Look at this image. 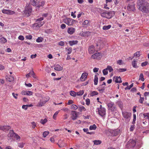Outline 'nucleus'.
Instances as JSON below:
<instances>
[{
	"mask_svg": "<svg viewBox=\"0 0 149 149\" xmlns=\"http://www.w3.org/2000/svg\"><path fill=\"white\" fill-rule=\"evenodd\" d=\"M144 118L149 120V113H145L143 114Z\"/></svg>",
	"mask_w": 149,
	"mask_h": 149,
	"instance_id": "31",
	"label": "nucleus"
},
{
	"mask_svg": "<svg viewBox=\"0 0 149 149\" xmlns=\"http://www.w3.org/2000/svg\"><path fill=\"white\" fill-rule=\"evenodd\" d=\"M94 145H99L102 143V141L100 140H95L93 141Z\"/></svg>",
	"mask_w": 149,
	"mask_h": 149,
	"instance_id": "25",
	"label": "nucleus"
},
{
	"mask_svg": "<svg viewBox=\"0 0 149 149\" xmlns=\"http://www.w3.org/2000/svg\"><path fill=\"white\" fill-rule=\"evenodd\" d=\"M59 111H56L55 113L54 114V115H53V118L54 119H55L56 118V116L57 115H58V113H59Z\"/></svg>",
	"mask_w": 149,
	"mask_h": 149,
	"instance_id": "51",
	"label": "nucleus"
},
{
	"mask_svg": "<svg viewBox=\"0 0 149 149\" xmlns=\"http://www.w3.org/2000/svg\"><path fill=\"white\" fill-rule=\"evenodd\" d=\"M44 4V1H42L37 6V7L38 8H39L40 7L42 6L43 7Z\"/></svg>",
	"mask_w": 149,
	"mask_h": 149,
	"instance_id": "43",
	"label": "nucleus"
},
{
	"mask_svg": "<svg viewBox=\"0 0 149 149\" xmlns=\"http://www.w3.org/2000/svg\"><path fill=\"white\" fill-rule=\"evenodd\" d=\"M13 137L15 138L17 140H19L20 139V136L16 133H15Z\"/></svg>",
	"mask_w": 149,
	"mask_h": 149,
	"instance_id": "38",
	"label": "nucleus"
},
{
	"mask_svg": "<svg viewBox=\"0 0 149 149\" xmlns=\"http://www.w3.org/2000/svg\"><path fill=\"white\" fill-rule=\"evenodd\" d=\"M137 61L134 60L132 63V64L133 67L134 68H137L139 66L137 64Z\"/></svg>",
	"mask_w": 149,
	"mask_h": 149,
	"instance_id": "21",
	"label": "nucleus"
},
{
	"mask_svg": "<svg viewBox=\"0 0 149 149\" xmlns=\"http://www.w3.org/2000/svg\"><path fill=\"white\" fill-rule=\"evenodd\" d=\"M49 134V132L45 131L44 132L43 134V137H46Z\"/></svg>",
	"mask_w": 149,
	"mask_h": 149,
	"instance_id": "54",
	"label": "nucleus"
},
{
	"mask_svg": "<svg viewBox=\"0 0 149 149\" xmlns=\"http://www.w3.org/2000/svg\"><path fill=\"white\" fill-rule=\"evenodd\" d=\"M136 144L135 141L133 140H130L128 142L127 144L126 145V147L131 148L134 147Z\"/></svg>",
	"mask_w": 149,
	"mask_h": 149,
	"instance_id": "5",
	"label": "nucleus"
},
{
	"mask_svg": "<svg viewBox=\"0 0 149 149\" xmlns=\"http://www.w3.org/2000/svg\"><path fill=\"white\" fill-rule=\"evenodd\" d=\"M102 57V54L99 52L94 54L91 56L92 58L93 59H96L97 60H100Z\"/></svg>",
	"mask_w": 149,
	"mask_h": 149,
	"instance_id": "8",
	"label": "nucleus"
},
{
	"mask_svg": "<svg viewBox=\"0 0 149 149\" xmlns=\"http://www.w3.org/2000/svg\"><path fill=\"white\" fill-rule=\"evenodd\" d=\"M133 119L132 121V123L134 124L135 123V121L136 120V116L135 114H133Z\"/></svg>",
	"mask_w": 149,
	"mask_h": 149,
	"instance_id": "58",
	"label": "nucleus"
},
{
	"mask_svg": "<svg viewBox=\"0 0 149 149\" xmlns=\"http://www.w3.org/2000/svg\"><path fill=\"white\" fill-rule=\"evenodd\" d=\"M2 12L4 14L8 15H13L15 13L14 11L9 10L3 9L2 10Z\"/></svg>",
	"mask_w": 149,
	"mask_h": 149,
	"instance_id": "11",
	"label": "nucleus"
},
{
	"mask_svg": "<svg viewBox=\"0 0 149 149\" xmlns=\"http://www.w3.org/2000/svg\"><path fill=\"white\" fill-rule=\"evenodd\" d=\"M10 128L11 127L8 125L3 126H0V129L4 131L9 130Z\"/></svg>",
	"mask_w": 149,
	"mask_h": 149,
	"instance_id": "15",
	"label": "nucleus"
},
{
	"mask_svg": "<svg viewBox=\"0 0 149 149\" xmlns=\"http://www.w3.org/2000/svg\"><path fill=\"white\" fill-rule=\"evenodd\" d=\"M66 51H67L68 54H70L72 51V49L71 47H69V48H66Z\"/></svg>",
	"mask_w": 149,
	"mask_h": 149,
	"instance_id": "34",
	"label": "nucleus"
},
{
	"mask_svg": "<svg viewBox=\"0 0 149 149\" xmlns=\"http://www.w3.org/2000/svg\"><path fill=\"white\" fill-rule=\"evenodd\" d=\"M137 5L138 8L141 11L146 13L149 12V3H143V0H138Z\"/></svg>",
	"mask_w": 149,
	"mask_h": 149,
	"instance_id": "1",
	"label": "nucleus"
},
{
	"mask_svg": "<svg viewBox=\"0 0 149 149\" xmlns=\"http://www.w3.org/2000/svg\"><path fill=\"white\" fill-rule=\"evenodd\" d=\"M88 75V74L86 73H83L81 77L80 78V80L81 81H84L86 80Z\"/></svg>",
	"mask_w": 149,
	"mask_h": 149,
	"instance_id": "13",
	"label": "nucleus"
},
{
	"mask_svg": "<svg viewBox=\"0 0 149 149\" xmlns=\"http://www.w3.org/2000/svg\"><path fill=\"white\" fill-rule=\"evenodd\" d=\"M70 94L72 96L75 97L76 96L77 93L74 91H71L70 92Z\"/></svg>",
	"mask_w": 149,
	"mask_h": 149,
	"instance_id": "36",
	"label": "nucleus"
},
{
	"mask_svg": "<svg viewBox=\"0 0 149 149\" xmlns=\"http://www.w3.org/2000/svg\"><path fill=\"white\" fill-rule=\"evenodd\" d=\"M78 42V41L77 40H72L69 42V43L70 46H72L74 45L77 44Z\"/></svg>",
	"mask_w": 149,
	"mask_h": 149,
	"instance_id": "26",
	"label": "nucleus"
},
{
	"mask_svg": "<svg viewBox=\"0 0 149 149\" xmlns=\"http://www.w3.org/2000/svg\"><path fill=\"white\" fill-rule=\"evenodd\" d=\"M139 80H141L142 81H144L145 79L144 78V76L143 74L141 73L140 74L139 76Z\"/></svg>",
	"mask_w": 149,
	"mask_h": 149,
	"instance_id": "35",
	"label": "nucleus"
},
{
	"mask_svg": "<svg viewBox=\"0 0 149 149\" xmlns=\"http://www.w3.org/2000/svg\"><path fill=\"white\" fill-rule=\"evenodd\" d=\"M46 103V102H45L44 100L43 101H40L38 103L37 106L39 107H42Z\"/></svg>",
	"mask_w": 149,
	"mask_h": 149,
	"instance_id": "28",
	"label": "nucleus"
},
{
	"mask_svg": "<svg viewBox=\"0 0 149 149\" xmlns=\"http://www.w3.org/2000/svg\"><path fill=\"white\" fill-rule=\"evenodd\" d=\"M64 22L68 25H71L73 24V22L75 20L69 18L65 19L64 20Z\"/></svg>",
	"mask_w": 149,
	"mask_h": 149,
	"instance_id": "6",
	"label": "nucleus"
},
{
	"mask_svg": "<svg viewBox=\"0 0 149 149\" xmlns=\"http://www.w3.org/2000/svg\"><path fill=\"white\" fill-rule=\"evenodd\" d=\"M98 81V78L97 76V75H95V78L94 79V84L96 85L97 84V83Z\"/></svg>",
	"mask_w": 149,
	"mask_h": 149,
	"instance_id": "29",
	"label": "nucleus"
},
{
	"mask_svg": "<svg viewBox=\"0 0 149 149\" xmlns=\"http://www.w3.org/2000/svg\"><path fill=\"white\" fill-rule=\"evenodd\" d=\"M86 104L87 105H89L90 104V101L89 99H87L86 100Z\"/></svg>",
	"mask_w": 149,
	"mask_h": 149,
	"instance_id": "61",
	"label": "nucleus"
},
{
	"mask_svg": "<svg viewBox=\"0 0 149 149\" xmlns=\"http://www.w3.org/2000/svg\"><path fill=\"white\" fill-rule=\"evenodd\" d=\"M116 70L118 72H121L126 71L127 69L126 68H119L117 69Z\"/></svg>",
	"mask_w": 149,
	"mask_h": 149,
	"instance_id": "30",
	"label": "nucleus"
},
{
	"mask_svg": "<svg viewBox=\"0 0 149 149\" xmlns=\"http://www.w3.org/2000/svg\"><path fill=\"white\" fill-rule=\"evenodd\" d=\"M148 63L147 61H145L143 62L141 64V66L142 67H143L146 66V65L148 64Z\"/></svg>",
	"mask_w": 149,
	"mask_h": 149,
	"instance_id": "60",
	"label": "nucleus"
},
{
	"mask_svg": "<svg viewBox=\"0 0 149 149\" xmlns=\"http://www.w3.org/2000/svg\"><path fill=\"white\" fill-rule=\"evenodd\" d=\"M123 118V120H124L126 123H128L130 120L131 114L129 112L124 111L122 112Z\"/></svg>",
	"mask_w": 149,
	"mask_h": 149,
	"instance_id": "2",
	"label": "nucleus"
},
{
	"mask_svg": "<svg viewBox=\"0 0 149 149\" xmlns=\"http://www.w3.org/2000/svg\"><path fill=\"white\" fill-rule=\"evenodd\" d=\"M44 24V22H40L38 23H36L35 25L36 27H40L42 26Z\"/></svg>",
	"mask_w": 149,
	"mask_h": 149,
	"instance_id": "27",
	"label": "nucleus"
},
{
	"mask_svg": "<svg viewBox=\"0 0 149 149\" xmlns=\"http://www.w3.org/2000/svg\"><path fill=\"white\" fill-rule=\"evenodd\" d=\"M0 41L2 43H4L6 42V40L4 38H1L0 39Z\"/></svg>",
	"mask_w": 149,
	"mask_h": 149,
	"instance_id": "47",
	"label": "nucleus"
},
{
	"mask_svg": "<svg viewBox=\"0 0 149 149\" xmlns=\"http://www.w3.org/2000/svg\"><path fill=\"white\" fill-rule=\"evenodd\" d=\"M127 9L128 10L134 12L135 11V4L134 2L128 3Z\"/></svg>",
	"mask_w": 149,
	"mask_h": 149,
	"instance_id": "4",
	"label": "nucleus"
},
{
	"mask_svg": "<svg viewBox=\"0 0 149 149\" xmlns=\"http://www.w3.org/2000/svg\"><path fill=\"white\" fill-rule=\"evenodd\" d=\"M6 81L10 82L12 81L14 79V78L13 76L10 75L6 76Z\"/></svg>",
	"mask_w": 149,
	"mask_h": 149,
	"instance_id": "16",
	"label": "nucleus"
},
{
	"mask_svg": "<svg viewBox=\"0 0 149 149\" xmlns=\"http://www.w3.org/2000/svg\"><path fill=\"white\" fill-rule=\"evenodd\" d=\"M71 107L72 109L74 110L77 109L78 108V107L76 105L73 104L71 106Z\"/></svg>",
	"mask_w": 149,
	"mask_h": 149,
	"instance_id": "40",
	"label": "nucleus"
},
{
	"mask_svg": "<svg viewBox=\"0 0 149 149\" xmlns=\"http://www.w3.org/2000/svg\"><path fill=\"white\" fill-rule=\"evenodd\" d=\"M113 78L114 79H113V80H114V79H115L114 81L116 83H121L122 82V81L121 80V78L120 76L114 77Z\"/></svg>",
	"mask_w": 149,
	"mask_h": 149,
	"instance_id": "17",
	"label": "nucleus"
},
{
	"mask_svg": "<svg viewBox=\"0 0 149 149\" xmlns=\"http://www.w3.org/2000/svg\"><path fill=\"white\" fill-rule=\"evenodd\" d=\"M98 114L101 116L103 117L105 115L106 111L105 109H98Z\"/></svg>",
	"mask_w": 149,
	"mask_h": 149,
	"instance_id": "12",
	"label": "nucleus"
},
{
	"mask_svg": "<svg viewBox=\"0 0 149 149\" xmlns=\"http://www.w3.org/2000/svg\"><path fill=\"white\" fill-rule=\"evenodd\" d=\"M117 63L119 65H121L123 64V62L122 60H119L117 61Z\"/></svg>",
	"mask_w": 149,
	"mask_h": 149,
	"instance_id": "56",
	"label": "nucleus"
},
{
	"mask_svg": "<svg viewBox=\"0 0 149 149\" xmlns=\"http://www.w3.org/2000/svg\"><path fill=\"white\" fill-rule=\"evenodd\" d=\"M108 109L110 110L111 111H113L115 108V106L114 103L112 102H111L107 104Z\"/></svg>",
	"mask_w": 149,
	"mask_h": 149,
	"instance_id": "7",
	"label": "nucleus"
},
{
	"mask_svg": "<svg viewBox=\"0 0 149 149\" xmlns=\"http://www.w3.org/2000/svg\"><path fill=\"white\" fill-rule=\"evenodd\" d=\"M95 47H89L88 49V52L89 54H92L95 52H97V50L95 49Z\"/></svg>",
	"mask_w": 149,
	"mask_h": 149,
	"instance_id": "18",
	"label": "nucleus"
},
{
	"mask_svg": "<svg viewBox=\"0 0 149 149\" xmlns=\"http://www.w3.org/2000/svg\"><path fill=\"white\" fill-rule=\"evenodd\" d=\"M144 98L140 96V98L139 100V102L140 103L143 104V102L144 100Z\"/></svg>",
	"mask_w": 149,
	"mask_h": 149,
	"instance_id": "53",
	"label": "nucleus"
},
{
	"mask_svg": "<svg viewBox=\"0 0 149 149\" xmlns=\"http://www.w3.org/2000/svg\"><path fill=\"white\" fill-rule=\"evenodd\" d=\"M35 2L36 0H31L30 3L33 6H35L36 5Z\"/></svg>",
	"mask_w": 149,
	"mask_h": 149,
	"instance_id": "59",
	"label": "nucleus"
},
{
	"mask_svg": "<svg viewBox=\"0 0 149 149\" xmlns=\"http://www.w3.org/2000/svg\"><path fill=\"white\" fill-rule=\"evenodd\" d=\"M112 135L114 136H117L118 134V131L116 130H113L112 132Z\"/></svg>",
	"mask_w": 149,
	"mask_h": 149,
	"instance_id": "39",
	"label": "nucleus"
},
{
	"mask_svg": "<svg viewBox=\"0 0 149 149\" xmlns=\"http://www.w3.org/2000/svg\"><path fill=\"white\" fill-rule=\"evenodd\" d=\"M54 69L57 71H61L62 70L63 68L59 65L57 64L54 66Z\"/></svg>",
	"mask_w": 149,
	"mask_h": 149,
	"instance_id": "22",
	"label": "nucleus"
},
{
	"mask_svg": "<svg viewBox=\"0 0 149 149\" xmlns=\"http://www.w3.org/2000/svg\"><path fill=\"white\" fill-rule=\"evenodd\" d=\"M82 36H88L91 35V32L89 31L83 32L82 34Z\"/></svg>",
	"mask_w": 149,
	"mask_h": 149,
	"instance_id": "24",
	"label": "nucleus"
},
{
	"mask_svg": "<svg viewBox=\"0 0 149 149\" xmlns=\"http://www.w3.org/2000/svg\"><path fill=\"white\" fill-rule=\"evenodd\" d=\"M31 124H32V128L33 129L35 128L36 126V123L34 122H33L31 123Z\"/></svg>",
	"mask_w": 149,
	"mask_h": 149,
	"instance_id": "57",
	"label": "nucleus"
},
{
	"mask_svg": "<svg viewBox=\"0 0 149 149\" xmlns=\"http://www.w3.org/2000/svg\"><path fill=\"white\" fill-rule=\"evenodd\" d=\"M75 31V29L73 28H70L68 29V32L69 34H72Z\"/></svg>",
	"mask_w": 149,
	"mask_h": 149,
	"instance_id": "23",
	"label": "nucleus"
},
{
	"mask_svg": "<svg viewBox=\"0 0 149 149\" xmlns=\"http://www.w3.org/2000/svg\"><path fill=\"white\" fill-rule=\"evenodd\" d=\"M12 95L13 97L15 99H17V96L18 95L17 94H15L14 93H12Z\"/></svg>",
	"mask_w": 149,
	"mask_h": 149,
	"instance_id": "64",
	"label": "nucleus"
},
{
	"mask_svg": "<svg viewBox=\"0 0 149 149\" xmlns=\"http://www.w3.org/2000/svg\"><path fill=\"white\" fill-rule=\"evenodd\" d=\"M79 110L81 111H85L86 110L85 108L83 106H81L79 107Z\"/></svg>",
	"mask_w": 149,
	"mask_h": 149,
	"instance_id": "42",
	"label": "nucleus"
},
{
	"mask_svg": "<svg viewBox=\"0 0 149 149\" xmlns=\"http://www.w3.org/2000/svg\"><path fill=\"white\" fill-rule=\"evenodd\" d=\"M96 128V126L95 124H94L92 125H91L89 127L90 130H95Z\"/></svg>",
	"mask_w": 149,
	"mask_h": 149,
	"instance_id": "37",
	"label": "nucleus"
},
{
	"mask_svg": "<svg viewBox=\"0 0 149 149\" xmlns=\"http://www.w3.org/2000/svg\"><path fill=\"white\" fill-rule=\"evenodd\" d=\"M47 121V119L46 118H45L43 120L41 119L40 120V123L41 124H45Z\"/></svg>",
	"mask_w": 149,
	"mask_h": 149,
	"instance_id": "49",
	"label": "nucleus"
},
{
	"mask_svg": "<svg viewBox=\"0 0 149 149\" xmlns=\"http://www.w3.org/2000/svg\"><path fill=\"white\" fill-rule=\"evenodd\" d=\"M18 146L21 148H22L24 146V144L22 143H19L18 144Z\"/></svg>",
	"mask_w": 149,
	"mask_h": 149,
	"instance_id": "63",
	"label": "nucleus"
},
{
	"mask_svg": "<svg viewBox=\"0 0 149 149\" xmlns=\"http://www.w3.org/2000/svg\"><path fill=\"white\" fill-rule=\"evenodd\" d=\"M102 72L104 75H106L108 73V70L107 68L104 69Z\"/></svg>",
	"mask_w": 149,
	"mask_h": 149,
	"instance_id": "48",
	"label": "nucleus"
},
{
	"mask_svg": "<svg viewBox=\"0 0 149 149\" xmlns=\"http://www.w3.org/2000/svg\"><path fill=\"white\" fill-rule=\"evenodd\" d=\"M45 100L44 99V100L45 102H46L49 100L50 98L48 96H46L45 97Z\"/></svg>",
	"mask_w": 149,
	"mask_h": 149,
	"instance_id": "62",
	"label": "nucleus"
},
{
	"mask_svg": "<svg viewBox=\"0 0 149 149\" xmlns=\"http://www.w3.org/2000/svg\"><path fill=\"white\" fill-rule=\"evenodd\" d=\"M43 40V39L42 37H38L36 40V42H42Z\"/></svg>",
	"mask_w": 149,
	"mask_h": 149,
	"instance_id": "52",
	"label": "nucleus"
},
{
	"mask_svg": "<svg viewBox=\"0 0 149 149\" xmlns=\"http://www.w3.org/2000/svg\"><path fill=\"white\" fill-rule=\"evenodd\" d=\"M111 26V25H109L108 26H104L103 27V29L104 30H107L109 29Z\"/></svg>",
	"mask_w": 149,
	"mask_h": 149,
	"instance_id": "32",
	"label": "nucleus"
},
{
	"mask_svg": "<svg viewBox=\"0 0 149 149\" xmlns=\"http://www.w3.org/2000/svg\"><path fill=\"white\" fill-rule=\"evenodd\" d=\"M141 55V53L139 51H138L136 52L134 54V56L136 57H139Z\"/></svg>",
	"mask_w": 149,
	"mask_h": 149,
	"instance_id": "41",
	"label": "nucleus"
},
{
	"mask_svg": "<svg viewBox=\"0 0 149 149\" xmlns=\"http://www.w3.org/2000/svg\"><path fill=\"white\" fill-rule=\"evenodd\" d=\"M32 11V7L29 5H28V6H27V5L25 8V9L24 11V14L27 16H30Z\"/></svg>",
	"mask_w": 149,
	"mask_h": 149,
	"instance_id": "3",
	"label": "nucleus"
},
{
	"mask_svg": "<svg viewBox=\"0 0 149 149\" xmlns=\"http://www.w3.org/2000/svg\"><path fill=\"white\" fill-rule=\"evenodd\" d=\"M106 16L107 15V18L110 19L113 16V14L111 12H109L107 11H105Z\"/></svg>",
	"mask_w": 149,
	"mask_h": 149,
	"instance_id": "19",
	"label": "nucleus"
},
{
	"mask_svg": "<svg viewBox=\"0 0 149 149\" xmlns=\"http://www.w3.org/2000/svg\"><path fill=\"white\" fill-rule=\"evenodd\" d=\"M117 104L121 108L123 107V104L122 102L121 101H118L117 102Z\"/></svg>",
	"mask_w": 149,
	"mask_h": 149,
	"instance_id": "50",
	"label": "nucleus"
},
{
	"mask_svg": "<svg viewBox=\"0 0 149 149\" xmlns=\"http://www.w3.org/2000/svg\"><path fill=\"white\" fill-rule=\"evenodd\" d=\"M98 93L96 91H94L92 92L90 94V95L91 96L97 95L98 94Z\"/></svg>",
	"mask_w": 149,
	"mask_h": 149,
	"instance_id": "33",
	"label": "nucleus"
},
{
	"mask_svg": "<svg viewBox=\"0 0 149 149\" xmlns=\"http://www.w3.org/2000/svg\"><path fill=\"white\" fill-rule=\"evenodd\" d=\"M77 117L78 114L75 111H71V118L72 120H75Z\"/></svg>",
	"mask_w": 149,
	"mask_h": 149,
	"instance_id": "9",
	"label": "nucleus"
},
{
	"mask_svg": "<svg viewBox=\"0 0 149 149\" xmlns=\"http://www.w3.org/2000/svg\"><path fill=\"white\" fill-rule=\"evenodd\" d=\"M15 134V133L13 130H10L9 131V132L8 134V140L13 139V138L14 137Z\"/></svg>",
	"mask_w": 149,
	"mask_h": 149,
	"instance_id": "10",
	"label": "nucleus"
},
{
	"mask_svg": "<svg viewBox=\"0 0 149 149\" xmlns=\"http://www.w3.org/2000/svg\"><path fill=\"white\" fill-rule=\"evenodd\" d=\"M84 93V91L83 90L80 91L79 92L77 93L78 95H81Z\"/></svg>",
	"mask_w": 149,
	"mask_h": 149,
	"instance_id": "55",
	"label": "nucleus"
},
{
	"mask_svg": "<svg viewBox=\"0 0 149 149\" xmlns=\"http://www.w3.org/2000/svg\"><path fill=\"white\" fill-rule=\"evenodd\" d=\"M133 83H132L130 86H127V87L125 88V90L130 89L133 86Z\"/></svg>",
	"mask_w": 149,
	"mask_h": 149,
	"instance_id": "46",
	"label": "nucleus"
},
{
	"mask_svg": "<svg viewBox=\"0 0 149 149\" xmlns=\"http://www.w3.org/2000/svg\"><path fill=\"white\" fill-rule=\"evenodd\" d=\"M83 130L84 132H86L87 134H93L92 132H88V128H84Z\"/></svg>",
	"mask_w": 149,
	"mask_h": 149,
	"instance_id": "44",
	"label": "nucleus"
},
{
	"mask_svg": "<svg viewBox=\"0 0 149 149\" xmlns=\"http://www.w3.org/2000/svg\"><path fill=\"white\" fill-rule=\"evenodd\" d=\"M105 88V87L104 86H102L100 85V86L97 88L98 90L99 91L100 93H102L104 92V90Z\"/></svg>",
	"mask_w": 149,
	"mask_h": 149,
	"instance_id": "20",
	"label": "nucleus"
},
{
	"mask_svg": "<svg viewBox=\"0 0 149 149\" xmlns=\"http://www.w3.org/2000/svg\"><path fill=\"white\" fill-rule=\"evenodd\" d=\"M107 70H108L109 72H111L113 70V68L110 66H108L107 68Z\"/></svg>",
	"mask_w": 149,
	"mask_h": 149,
	"instance_id": "45",
	"label": "nucleus"
},
{
	"mask_svg": "<svg viewBox=\"0 0 149 149\" xmlns=\"http://www.w3.org/2000/svg\"><path fill=\"white\" fill-rule=\"evenodd\" d=\"M21 93L22 95L29 96L32 95L33 94V92L31 91H23Z\"/></svg>",
	"mask_w": 149,
	"mask_h": 149,
	"instance_id": "14",
	"label": "nucleus"
}]
</instances>
